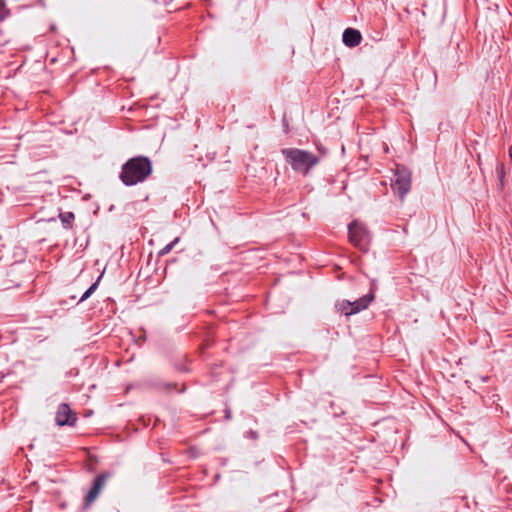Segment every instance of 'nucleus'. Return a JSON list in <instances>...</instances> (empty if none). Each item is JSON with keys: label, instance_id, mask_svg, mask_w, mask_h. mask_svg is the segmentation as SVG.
I'll return each instance as SVG.
<instances>
[{"label": "nucleus", "instance_id": "13", "mask_svg": "<svg viewBox=\"0 0 512 512\" xmlns=\"http://www.w3.org/2000/svg\"><path fill=\"white\" fill-rule=\"evenodd\" d=\"M343 43L352 48V27H348L343 32Z\"/></svg>", "mask_w": 512, "mask_h": 512}, {"label": "nucleus", "instance_id": "12", "mask_svg": "<svg viewBox=\"0 0 512 512\" xmlns=\"http://www.w3.org/2000/svg\"><path fill=\"white\" fill-rule=\"evenodd\" d=\"M496 173L499 179L500 190L504 188V179H505V168L503 164H499L496 168Z\"/></svg>", "mask_w": 512, "mask_h": 512}, {"label": "nucleus", "instance_id": "21", "mask_svg": "<svg viewBox=\"0 0 512 512\" xmlns=\"http://www.w3.org/2000/svg\"><path fill=\"white\" fill-rule=\"evenodd\" d=\"M283 126H284L285 133H288L289 132V125H288V122H287V120L285 118L283 119Z\"/></svg>", "mask_w": 512, "mask_h": 512}, {"label": "nucleus", "instance_id": "15", "mask_svg": "<svg viewBox=\"0 0 512 512\" xmlns=\"http://www.w3.org/2000/svg\"><path fill=\"white\" fill-rule=\"evenodd\" d=\"M9 15L4 0H0V21H3Z\"/></svg>", "mask_w": 512, "mask_h": 512}, {"label": "nucleus", "instance_id": "3", "mask_svg": "<svg viewBox=\"0 0 512 512\" xmlns=\"http://www.w3.org/2000/svg\"><path fill=\"white\" fill-rule=\"evenodd\" d=\"M412 173L411 171L403 166L396 165L394 177L391 180V188L395 194H397L401 201L405 198L411 189Z\"/></svg>", "mask_w": 512, "mask_h": 512}, {"label": "nucleus", "instance_id": "4", "mask_svg": "<svg viewBox=\"0 0 512 512\" xmlns=\"http://www.w3.org/2000/svg\"><path fill=\"white\" fill-rule=\"evenodd\" d=\"M354 248H358L363 253H367L369 251L370 243H371V235L363 224L354 220Z\"/></svg>", "mask_w": 512, "mask_h": 512}, {"label": "nucleus", "instance_id": "1", "mask_svg": "<svg viewBox=\"0 0 512 512\" xmlns=\"http://www.w3.org/2000/svg\"><path fill=\"white\" fill-rule=\"evenodd\" d=\"M151 173V160L146 156H135L122 165L119 179L125 186H133L144 182Z\"/></svg>", "mask_w": 512, "mask_h": 512}, {"label": "nucleus", "instance_id": "16", "mask_svg": "<svg viewBox=\"0 0 512 512\" xmlns=\"http://www.w3.org/2000/svg\"><path fill=\"white\" fill-rule=\"evenodd\" d=\"M362 41V35L359 30L354 29V47L358 46Z\"/></svg>", "mask_w": 512, "mask_h": 512}, {"label": "nucleus", "instance_id": "9", "mask_svg": "<svg viewBox=\"0 0 512 512\" xmlns=\"http://www.w3.org/2000/svg\"><path fill=\"white\" fill-rule=\"evenodd\" d=\"M361 452H363V455L360 456V455H357V456H354V464L355 465H358L359 464V460H362L363 462V466H360L358 469L362 472H366V468L365 467H373L374 468V464H375V461H374V457H373V451L370 449V447L364 449H360Z\"/></svg>", "mask_w": 512, "mask_h": 512}, {"label": "nucleus", "instance_id": "5", "mask_svg": "<svg viewBox=\"0 0 512 512\" xmlns=\"http://www.w3.org/2000/svg\"><path fill=\"white\" fill-rule=\"evenodd\" d=\"M77 421V415L74 413L70 406L66 403H61L58 406L55 422L58 426H74Z\"/></svg>", "mask_w": 512, "mask_h": 512}, {"label": "nucleus", "instance_id": "7", "mask_svg": "<svg viewBox=\"0 0 512 512\" xmlns=\"http://www.w3.org/2000/svg\"><path fill=\"white\" fill-rule=\"evenodd\" d=\"M109 476H110V474L105 472V473L99 474L94 479L92 487L90 488L87 495L85 496V506L86 507L90 506L95 501V499L98 497L102 488L105 486L106 481Z\"/></svg>", "mask_w": 512, "mask_h": 512}, {"label": "nucleus", "instance_id": "25", "mask_svg": "<svg viewBox=\"0 0 512 512\" xmlns=\"http://www.w3.org/2000/svg\"><path fill=\"white\" fill-rule=\"evenodd\" d=\"M185 391V386H183V388L181 390H179V392H183Z\"/></svg>", "mask_w": 512, "mask_h": 512}, {"label": "nucleus", "instance_id": "18", "mask_svg": "<svg viewBox=\"0 0 512 512\" xmlns=\"http://www.w3.org/2000/svg\"><path fill=\"white\" fill-rule=\"evenodd\" d=\"M176 388H177V384L176 383H165L163 385V389L165 391H171V390L176 389Z\"/></svg>", "mask_w": 512, "mask_h": 512}, {"label": "nucleus", "instance_id": "19", "mask_svg": "<svg viewBox=\"0 0 512 512\" xmlns=\"http://www.w3.org/2000/svg\"><path fill=\"white\" fill-rule=\"evenodd\" d=\"M347 237L350 242H352V222L347 224Z\"/></svg>", "mask_w": 512, "mask_h": 512}, {"label": "nucleus", "instance_id": "17", "mask_svg": "<svg viewBox=\"0 0 512 512\" xmlns=\"http://www.w3.org/2000/svg\"><path fill=\"white\" fill-rule=\"evenodd\" d=\"M175 368L178 372H185V373L189 372V368L185 364H182V363H176Z\"/></svg>", "mask_w": 512, "mask_h": 512}, {"label": "nucleus", "instance_id": "22", "mask_svg": "<svg viewBox=\"0 0 512 512\" xmlns=\"http://www.w3.org/2000/svg\"><path fill=\"white\" fill-rule=\"evenodd\" d=\"M231 417H232V415H231V410H230L229 408H227V409L225 410V418H226L227 420H230V419H231Z\"/></svg>", "mask_w": 512, "mask_h": 512}, {"label": "nucleus", "instance_id": "24", "mask_svg": "<svg viewBox=\"0 0 512 512\" xmlns=\"http://www.w3.org/2000/svg\"><path fill=\"white\" fill-rule=\"evenodd\" d=\"M509 157H510V159H511V161H512V146H511V147H510V149H509Z\"/></svg>", "mask_w": 512, "mask_h": 512}, {"label": "nucleus", "instance_id": "10", "mask_svg": "<svg viewBox=\"0 0 512 512\" xmlns=\"http://www.w3.org/2000/svg\"><path fill=\"white\" fill-rule=\"evenodd\" d=\"M335 308H336L337 312H339L340 314H343L346 317H349L350 315H352V302H350L349 300H344L342 302H338L335 305Z\"/></svg>", "mask_w": 512, "mask_h": 512}, {"label": "nucleus", "instance_id": "23", "mask_svg": "<svg viewBox=\"0 0 512 512\" xmlns=\"http://www.w3.org/2000/svg\"><path fill=\"white\" fill-rule=\"evenodd\" d=\"M250 434H251V437H253L254 439L257 438V433L255 431H250Z\"/></svg>", "mask_w": 512, "mask_h": 512}, {"label": "nucleus", "instance_id": "14", "mask_svg": "<svg viewBox=\"0 0 512 512\" xmlns=\"http://www.w3.org/2000/svg\"><path fill=\"white\" fill-rule=\"evenodd\" d=\"M179 242V238L176 237L173 241H171L170 243H168L166 246H164L158 253L159 256H164L166 254H168L172 249L173 247Z\"/></svg>", "mask_w": 512, "mask_h": 512}, {"label": "nucleus", "instance_id": "20", "mask_svg": "<svg viewBox=\"0 0 512 512\" xmlns=\"http://www.w3.org/2000/svg\"><path fill=\"white\" fill-rule=\"evenodd\" d=\"M367 160H368V157L366 156L365 159L363 160L364 161L363 167H360V170H362V171L368 170Z\"/></svg>", "mask_w": 512, "mask_h": 512}, {"label": "nucleus", "instance_id": "6", "mask_svg": "<svg viewBox=\"0 0 512 512\" xmlns=\"http://www.w3.org/2000/svg\"><path fill=\"white\" fill-rule=\"evenodd\" d=\"M101 275L98 277L96 282H94L80 297L78 301L75 302L77 299L76 294H69L67 299H61L59 300V305L63 307V309H69L70 307H74L75 305L87 300L97 289L99 281L101 279Z\"/></svg>", "mask_w": 512, "mask_h": 512}, {"label": "nucleus", "instance_id": "11", "mask_svg": "<svg viewBox=\"0 0 512 512\" xmlns=\"http://www.w3.org/2000/svg\"><path fill=\"white\" fill-rule=\"evenodd\" d=\"M59 219L65 229H71L75 220L73 212H63L59 214Z\"/></svg>", "mask_w": 512, "mask_h": 512}, {"label": "nucleus", "instance_id": "8", "mask_svg": "<svg viewBox=\"0 0 512 512\" xmlns=\"http://www.w3.org/2000/svg\"><path fill=\"white\" fill-rule=\"evenodd\" d=\"M376 284L374 280H370V288L367 294L354 300V314L368 308L370 303L375 299Z\"/></svg>", "mask_w": 512, "mask_h": 512}, {"label": "nucleus", "instance_id": "2", "mask_svg": "<svg viewBox=\"0 0 512 512\" xmlns=\"http://www.w3.org/2000/svg\"><path fill=\"white\" fill-rule=\"evenodd\" d=\"M281 154L295 172L303 175H307L319 162L314 153L299 148H283Z\"/></svg>", "mask_w": 512, "mask_h": 512}]
</instances>
